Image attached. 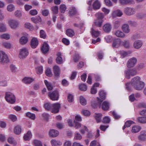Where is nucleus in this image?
I'll use <instances>...</instances> for the list:
<instances>
[{
  "mask_svg": "<svg viewBox=\"0 0 146 146\" xmlns=\"http://www.w3.org/2000/svg\"><path fill=\"white\" fill-rule=\"evenodd\" d=\"M34 143L36 146H42L41 142L37 140H35L34 141Z\"/></svg>",
  "mask_w": 146,
  "mask_h": 146,
  "instance_id": "58",
  "label": "nucleus"
},
{
  "mask_svg": "<svg viewBox=\"0 0 146 146\" xmlns=\"http://www.w3.org/2000/svg\"><path fill=\"white\" fill-rule=\"evenodd\" d=\"M49 134L50 136L52 137H54L58 135L59 132L56 130L53 129L50 130L49 131Z\"/></svg>",
  "mask_w": 146,
  "mask_h": 146,
  "instance_id": "21",
  "label": "nucleus"
},
{
  "mask_svg": "<svg viewBox=\"0 0 146 146\" xmlns=\"http://www.w3.org/2000/svg\"><path fill=\"white\" fill-rule=\"evenodd\" d=\"M6 30L5 25L3 23L0 24V31L1 32H5Z\"/></svg>",
  "mask_w": 146,
  "mask_h": 146,
  "instance_id": "54",
  "label": "nucleus"
},
{
  "mask_svg": "<svg viewBox=\"0 0 146 146\" xmlns=\"http://www.w3.org/2000/svg\"><path fill=\"white\" fill-rule=\"evenodd\" d=\"M135 123V122L131 120H129L126 121L125 123V124L123 127L122 129L123 130H124L126 127H129L131 125Z\"/></svg>",
  "mask_w": 146,
  "mask_h": 146,
  "instance_id": "24",
  "label": "nucleus"
},
{
  "mask_svg": "<svg viewBox=\"0 0 146 146\" xmlns=\"http://www.w3.org/2000/svg\"><path fill=\"white\" fill-rule=\"evenodd\" d=\"M69 10V14L71 15H74L76 14L77 11L76 8L73 7H70Z\"/></svg>",
  "mask_w": 146,
  "mask_h": 146,
  "instance_id": "35",
  "label": "nucleus"
},
{
  "mask_svg": "<svg viewBox=\"0 0 146 146\" xmlns=\"http://www.w3.org/2000/svg\"><path fill=\"white\" fill-rule=\"evenodd\" d=\"M124 12L126 15H130L135 13L134 10L133 9L130 7H127L125 9Z\"/></svg>",
  "mask_w": 146,
  "mask_h": 146,
  "instance_id": "14",
  "label": "nucleus"
},
{
  "mask_svg": "<svg viewBox=\"0 0 146 146\" xmlns=\"http://www.w3.org/2000/svg\"><path fill=\"white\" fill-rule=\"evenodd\" d=\"M37 73L40 74L42 73L43 72V67L42 66L38 67L37 68Z\"/></svg>",
  "mask_w": 146,
  "mask_h": 146,
  "instance_id": "56",
  "label": "nucleus"
},
{
  "mask_svg": "<svg viewBox=\"0 0 146 146\" xmlns=\"http://www.w3.org/2000/svg\"><path fill=\"white\" fill-rule=\"evenodd\" d=\"M34 81V79L30 77H26L24 78L22 81L26 84H29Z\"/></svg>",
  "mask_w": 146,
  "mask_h": 146,
  "instance_id": "23",
  "label": "nucleus"
},
{
  "mask_svg": "<svg viewBox=\"0 0 146 146\" xmlns=\"http://www.w3.org/2000/svg\"><path fill=\"white\" fill-rule=\"evenodd\" d=\"M130 82L133 87L137 90V77L133 78Z\"/></svg>",
  "mask_w": 146,
  "mask_h": 146,
  "instance_id": "19",
  "label": "nucleus"
},
{
  "mask_svg": "<svg viewBox=\"0 0 146 146\" xmlns=\"http://www.w3.org/2000/svg\"><path fill=\"white\" fill-rule=\"evenodd\" d=\"M25 116L32 120H34L36 118L35 115V114L31 113L29 112H28L26 113Z\"/></svg>",
  "mask_w": 146,
  "mask_h": 146,
  "instance_id": "29",
  "label": "nucleus"
},
{
  "mask_svg": "<svg viewBox=\"0 0 146 146\" xmlns=\"http://www.w3.org/2000/svg\"><path fill=\"white\" fill-rule=\"evenodd\" d=\"M121 43V40L119 38L114 39L113 42L112 46L113 48H117L119 46Z\"/></svg>",
  "mask_w": 146,
  "mask_h": 146,
  "instance_id": "16",
  "label": "nucleus"
},
{
  "mask_svg": "<svg viewBox=\"0 0 146 146\" xmlns=\"http://www.w3.org/2000/svg\"><path fill=\"white\" fill-rule=\"evenodd\" d=\"M25 27L30 30H33L34 29L33 26L30 23H27L25 24Z\"/></svg>",
  "mask_w": 146,
  "mask_h": 146,
  "instance_id": "44",
  "label": "nucleus"
},
{
  "mask_svg": "<svg viewBox=\"0 0 146 146\" xmlns=\"http://www.w3.org/2000/svg\"><path fill=\"white\" fill-rule=\"evenodd\" d=\"M80 102L82 105H85L86 104V100L82 96H81L80 98Z\"/></svg>",
  "mask_w": 146,
  "mask_h": 146,
  "instance_id": "50",
  "label": "nucleus"
},
{
  "mask_svg": "<svg viewBox=\"0 0 146 146\" xmlns=\"http://www.w3.org/2000/svg\"><path fill=\"white\" fill-rule=\"evenodd\" d=\"M21 129L20 126L17 125L16 126L14 129V132L16 134H19L21 132Z\"/></svg>",
  "mask_w": 146,
  "mask_h": 146,
  "instance_id": "31",
  "label": "nucleus"
},
{
  "mask_svg": "<svg viewBox=\"0 0 146 146\" xmlns=\"http://www.w3.org/2000/svg\"><path fill=\"white\" fill-rule=\"evenodd\" d=\"M137 62L136 59L135 58H132L129 59L127 63V66L128 68L133 67Z\"/></svg>",
  "mask_w": 146,
  "mask_h": 146,
  "instance_id": "8",
  "label": "nucleus"
},
{
  "mask_svg": "<svg viewBox=\"0 0 146 146\" xmlns=\"http://www.w3.org/2000/svg\"><path fill=\"white\" fill-rule=\"evenodd\" d=\"M53 69L55 76L56 78H58L60 74V68L58 66L55 65L53 67Z\"/></svg>",
  "mask_w": 146,
  "mask_h": 146,
  "instance_id": "10",
  "label": "nucleus"
},
{
  "mask_svg": "<svg viewBox=\"0 0 146 146\" xmlns=\"http://www.w3.org/2000/svg\"><path fill=\"white\" fill-rule=\"evenodd\" d=\"M119 2L122 5H125L128 4H131L134 3V2L133 0H119Z\"/></svg>",
  "mask_w": 146,
  "mask_h": 146,
  "instance_id": "17",
  "label": "nucleus"
},
{
  "mask_svg": "<svg viewBox=\"0 0 146 146\" xmlns=\"http://www.w3.org/2000/svg\"><path fill=\"white\" fill-rule=\"evenodd\" d=\"M66 35L70 37H72L74 35V33L73 30L71 29H68L66 31Z\"/></svg>",
  "mask_w": 146,
  "mask_h": 146,
  "instance_id": "30",
  "label": "nucleus"
},
{
  "mask_svg": "<svg viewBox=\"0 0 146 146\" xmlns=\"http://www.w3.org/2000/svg\"><path fill=\"white\" fill-rule=\"evenodd\" d=\"M73 60L75 62H77L80 58V56L78 53H75L73 56Z\"/></svg>",
  "mask_w": 146,
  "mask_h": 146,
  "instance_id": "38",
  "label": "nucleus"
},
{
  "mask_svg": "<svg viewBox=\"0 0 146 146\" xmlns=\"http://www.w3.org/2000/svg\"><path fill=\"white\" fill-rule=\"evenodd\" d=\"M75 135L74 138L76 140H80L82 138V136L80 133H76Z\"/></svg>",
  "mask_w": 146,
  "mask_h": 146,
  "instance_id": "63",
  "label": "nucleus"
},
{
  "mask_svg": "<svg viewBox=\"0 0 146 146\" xmlns=\"http://www.w3.org/2000/svg\"><path fill=\"white\" fill-rule=\"evenodd\" d=\"M9 62L7 55L3 52L0 51V63L4 64Z\"/></svg>",
  "mask_w": 146,
  "mask_h": 146,
  "instance_id": "3",
  "label": "nucleus"
},
{
  "mask_svg": "<svg viewBox=\"0 0 146 146\" xmlns=\"http://www.w3.org/2000/svg\"><path fill=\"white\" fill-rule=\"evenodd\" d=\"M29 54V52L27 49L25 48L21 49L19 54V57L21 59L26 58Z\"/></svg>",
  "mask_w": 146,
  "mask_h": 146,
  "instance_id": "6",
  "label": "nucleus"
},
{
  "mask_svg": "<svg viewBox=\"0 0 146 146\" xmlns=\"http://www.w3.org/2000/svg\"><path fill=\"white\" fill-rule=\"evenodd\" d=\"M106 5L108 7L112 6V4L110 0H104Z\"/></svg>",
  "mask_w": 146,
  "mask_h": 146,
  "instance_id": "61",
  "label": "nucleus"
},
{
  "mask_svg": "<svg viewBox=\"0 0 146 146\" xmlns=\"http://www.w3.org/2000/svg\"><path fill=\"white\" fill-rule=\"evenodd\" d=\"M40 37L43 39H45L46 37V34L44 31L43 30H41L40 32Z\"/></svg>",
  "mask_w": 146,
  "mask_h": 146,
  "instance_id": "45",
  "label": "nucleus"
},
{
  "mask_svg": "<svg viewBox=\"0 0 146 146\" xmlns=\"http://www.w3.org/2000/svg\"><path fill=\"white\" fill-rule=\"evenodd\" d=\"M137 72L136 69L129 70L125 72V77L128 79L130 78V76H133L136 75Z\"/></svg>",
  "mask_w": 146,
  "mask_h": 146,
  "instance_id": "4",
  "label": "nucleus"
},
{
  "mask_svg": "<svg viewBox=\"0 0 146 146\" xmlns=\"http://www.w3.org/2000/svg\"><path fill=\"white\" fill-rule=\"evenodd\" d=\"M146 137V131H143L141 132L140 135L139 136V139L141 140H144Z\"/></svg>",
  "mask_w": 146,
  "mask_h": 146,
  "instance_id": "28",
  "label": "nucleus"
},
{
  "mask_svg": "<svg viewBox=\"0 0 146 146\" xmlns=\"http://www.w3.org/2000/svg\"><path fill=\"white\" fill-rule=\"evenodd\" d=\"M96 115L95 117V119L97 123H99L101 122L102 120V115L100 113H96Z\"/></svg>",
  "mask_w": 146,
  "mask_h": 146,
  "instance_id": "33",
  "label": "nucleus"
},
{
  "mask_svg": "<svg viewBox=\"0 0 146 146\" xmlns=\"http://www.w3.org/2000/svg\"><path fill=\"white\" fill-rule=\"evenodd\" d=\"M102 110L104 111L108 110L109 108V104L106 101L104 102L102 105Z\"/></svg>",
  "mask_w": 146,
  "mask_h": 146,
  "instance_id": "22",
  "label": "nucleus"
},
{
  "mask_svg": "<svg viewBox=\"0 0 146 146\" xmlns=\"http://www.w3.org/2000/svg\"><path fill=\"white\" fill-rule=\"evenodd\" d=\"M87 86L85 84H81L79 86L80 89L83 91H86L87 90Z\"/></svg>",
  "mask_w": 146,
  "mask_h": 146,
  "instance_id": "48",
  "label": "nucleus"
},
{
  "mask_svg": "<svg viewBox=\"0 0 146 146\" xmlns=\"http://www.w3.org/2000/svg\"><path fill=\"white\" fill-rule=\"evenodd\" d=\"M9 118L13 122L16 121L17 119L16 116L13 115H10L9 116Z\"/></svg>",
  "mask_w": 146,
  "mask_h": 146,
  "instance_id": "64",
  "label": "nucleus"
},
{
  "mask_svg": "<svg viewBox=\"0 0 146 146\" xmlns=\"http://www.w3.org/2000/svg\"><path fill=\"white\" fill-rule=\"evenodd\" d=\"M62 42L64 44L66 45H68L70 44V41L69 40L65 38H62Z\"/></svg>",
  "mask_w": 146,
  "mask_h": 146,
  "instance_id": "62",
  "label": "nucleus"
},
{
  "mask_svg": "<svg viewBox=\"0 0 146 146\" xmlns=\"http://www.w3.org/2000/svg\"><path fill=\"white\" fill-rule=\"evenodd\" d=\"M31 20L35 23H38L39 22H40L41 21V19L40 17L38 18L32 17L31 18Z\"/></svg>",
  "mask_w": 146,
  "mask_h": 146,
  "instance_id": "47",
  "label": "nucleus"
},
{
  "mask_svg": "<svg viewBox=\"0 0 146 146\" xmlns=\"http://www.w3.org/2000/svg\"><path fill=\"white\" fill-rule=\"evenodd\" d=\"M99 94L100 98L104 100L106 98V93L103 90H101L99 92Z\"/></svg>",
  "mask_w": 146,
  "mask_h": 146,
  "instance_id": "39",
  "label": "nucleus"
},
{
  "mask_svg": "<svg viewBox=\"0 0 146 146\" xmlns=\"http://www.w3.org/2000/svg\"><path fill=\"white\" fill-rule=\"evenodd\" d=\"M52 104L50 103H46L44 105V107L45 109L47 110H51Z\"/></svg>",
  "mask_w": 146,
  "mask_h": 146,
  "instance_id": "36",
  "label": "nucleus"
},
{
  "mask_svg": "<svg viewBox=\"0 0 146 146\" xmlns=\"http://www.w3.org/2000/svg\"><path fill=\"white\" fill-rule=\"evenodd\" d=\"M48 96L50 99L53 101L57 100L59 98V94L57 91L49 92Z\"/></svg>",
  "mask_w": 146,
  "mask_h": 146,
  "instance_id": "5",
  "label": "nucleus"
},
{
  "mask_svg": "<svg viewBox=\"0 0 146 146\" xmlns=\"http://www.w3.org/2000/svg\"><path fill=\"white\" fill-rule=\"evenodd\" d=\"M97 19L94 22V24L98 27H101L103 22V19L104 16L103 13H98L95 15Z\"/></svg>",
  "mask_w": 146,
  "mask_h": 146,
  "instance_id": "1",
  "label": "nucleus"
},
{
  "mask_svg": "<svg viewBox=\"0 0 146 146\" xmlns=\"http://www.w3.org/2000/svg\"><path fill=\"white\" fill-rule=\"evenodd\" d=\"M140 79V77H137V90H142L145 86L144 83Z\"/></svg>",
  "mask_w": 146,
  "mask_h": 146,
  "instance_id": "11",
  "label": "nucleus"
},
{
  "mask_svg": "<svg viewBox=\"0 0 146 146\" xmlns=\"http://www.w3.org/2000/svg\"><path fill=\"white\" fill-rule=\"evenodd\" d=\"M8 142L11 144H13L14 145L16 144L15 142H14L13 138L12 137H9L7 139Z\"/></svg>",
  "mask_w": 146,
  "mask_h": 146,
  "instance_id": "57",
  "label": "nucleus"
},
{
  "mask_svg": "<svg viewBox=\"0 0 146 146\" xmlns=\"http://www.w3.org/2000/svg\"><path fill=\"white\" fill-rule=\"evenodd\" d=\"M9 23L11 28L16 29L18 26L19 23L17 21L14 20H10L9 21Z\"/></svg>",
  "mask_w": 146,
  "mask_h": 146,
  "instance_id": "9",
  "label": "nucleus"
},
{
  "mask_svg": "<svg viewBox=\"0 0 146 146\" xmlns=\"http://www.w3.org/2000/svg\"><path fill=\"white\" fill-rule=\"evenodd\" d=\"M111 28V24L109 23H107L104 25L103 27V29L105 32L109 33L110 31Z\"/></svg>",
  "mask_w": 146,
  "mask_h": 146,
  "instance_id": "20",
  "label": "nucleus"
},
{
  "mask_svg": "<svg viewBox=\"0 0 146 146\" xmlns=\"http://www.w3.org/2000/svg\"><path fill=\"white\" fill-rule=\"evenodd\" d=\"M45 74L47 76L50 77L52 75L51 70L49 68H47L45 71Z\"/></svg>",
  "mask_w": 146,
  "mask_h": 146,
  "instance_id": "53",
  "label": "nucleus"
},
{
  "mask_svg": "<svg viewBox=\"0 0 146 146\" xmlns=\"http://www.w3.org/2000/svg\"><path fill=\"white\" fill-rule=\"evenodd\" d=\"M130 84H130V82L127 83L125 84L126 86L125 89L129 91H131L132 90V89L130 86Z\"/></svg>",
  "mask_w": 146,
  "mask_h": 146,
  "instance_id": "51",
  "label": "nucleus"
},
{
  "mask_svg": "<svg viewBox=\"0 0 146 146\" xmlns=\"http://www.w3.org/2000/svg\"><path fill=\"white\" fill-rule=\"evenodd\" d=\"M110 121V119L108 116H105L103 118L102 122L105 123H109Z\"/></svg>",
  "mask_w": 146,
  "mask_h": 146,
  "instance_id": "52",
  "label": "nucleus"
},
{
  "mask_svg": "<svg viewBox=\"0 0 146 146\" xmlns=\"http://www.w3.org/2000/svg\"><path fill=\"white\" fill-rule=\"evenodd\" d=\"M92 37L94 38L98 37L100 35L99 32L95 31L93 29H92Z\"/></svg>",
  "mask_w": 146,
  "mask_h": 146,
  "instance_id": "37",
  "label": "nucleus"
},
{
  "mask_svg": "<svg viewBox=\"0 0 146 146\" xmlns=\"http://www.w3.org/2000/svg\"><path fill=\"white\" fill-rule=\"evenodd\" d=\"M66 9V7L65 4H61L60 5L59 9L61 13H64Z\"/></svg>",
  "mask_w": 146,
  "mask_h": 146,
  "instance_id": "43",
  "label": "nucleus"
},
{
  "mask_svg": "<svg viewBox=\"0 0 146 146\" xmlns=\"http://www.w3.org/2000/svg\"><path fill=\"white\" fill-rule=\"evenodd\" d=\"M139 121L142 123H146V117H140L138 119Z\"/></svg>",
  "mask_w": 146,
  "mask_h": 146,
  "instance_id": "55",
  "label": "nucleus"
},
{
  "mask_svg": "<svg viewBox=\"0 0 146 146\" xmlns=\"http://www.w3.org/2000/svg\"><path fill=\"white\" fill-rule=\"evenodd\" d=\"M58 7L57 6L52 7L51 8L52 11L54 14H57L58 12Z\"/></svg>",
  "mask_w": 146,
  "mask_h": 146,
  "instance_id": "46",
  "label": "nucleus"
},
{
  "mask_svg": "<svg viewBox=\"0 0 146 146\" xmlns=\"http://www.w3.org/2000/svg\"><path fill=\"white\" fill-rule=\"evenodd\" d=\"M123 13L120 10L117 9L113 12L112 16L113 18H114L117 17H121L123 15Z\"/></svg>",
  "mask_w": 146,
  "mask_h": 146,
  "instance_id": "15",
  "label": "nucleus"
},
{
  "mask_svg": "<svg viewBox=\"0 0 146 146\" xmlns=\"http://www.w3.org/2000/svg\"><path fill=\"white\" fill-rule=\"evenodd\" d=\"M38 44V40L36 38H33L31 40V47L35 48H36Z\"/></svg>",
  "mask_w": 146,
  "mask_h": 146,
  "instance_id": "12",
  "label": "nucleus"
},
{
  "mask_svg": "<svg viewBox=\"0 0 146 146\" xmlns=\"http://www.w3.org/2000/svg\"><path fill=\"white\" fill-rule=\"evenodd\" d=\"M28 41V38L27 37L23 36L20 39V42L22 44H24L27 42Z\"/></svg>",
  "mask_w": 146,
  "mask_h": 146,
  "instance_id": "34",
  "label": "nucleus"
},
{
  "mask_svg": "<svg viewBox=\"0 0 146 146\" xmlns=\"http://www.w3.org/2000/svg\"><path fill=\"white\" fill-rule=\"evenodd\" d=\"M57 57L56 59V62L58 64H61L63 62V60L61 57V54L60 52H58L57 54Z\"/></svg>",
  "mask_w": 146,
  "mask_h": 146,
  "instance_id": "18",
  "label": "nucleus"
},
{
  "mask_svg": "<svg viewBox=\"0 0 146 146\" xmlns=\"http://www.w3.org/2000/svg\"><path fill=\"white\" fill-rule=\"evenodd\" d=\"M49 46L48 44L46 42H44L41 48V50L42 52L44 54L47 53L49 50Z\"/></svg>",
  "mask_w": 146,
  "mask_h": 146,
  "instance_id": "13",
  "label": "nucleus"
},
{
  "mask_svg": "<svg viewBox=\"0 0 146 146\" xmlns=\"http://www.w3.org/2000/svg\"><path fill=\"white\" fill-rule=\"evenodd\" d=\"M123 31L125 33H128L130 32L129 26L127 24H124L122 27Z\"/></svg>",
  "mask_w": 146,
  "mask_h": 146,
  "instance_id": "26",
  "label": "nucleus"
},
{
  "mask_svg": "<svg viewBox=\"0 0 146 146\" xmlns=\"http://www.w3.org/2000/svg\"><path fill=\"white\" fill-rule=\"evenodd\" d=\"M1 38L2 39L8 40L10 38L9 35L7 34H4L0 36Z\"/></svg>",
  "mask_w": 146,
  "mask_h": 146,
  "instance_id": "60",
  "label": "nucleus"
},
{
  "mask_svg": "<svg viewBox=\"0 0 146 146\" xmlns=\"http://www.w3.org/2000/svg\"><path fill=\"white\" fill-rule=\"evenodd\" d=\"M15 9V7L14 5L12 4H10L7 7V10L9 11H12Z\"/></svg>",
  "mask_w": 146,
  "mask_h": 146,
  "instance_id": "49",
  "label": "nucleus"
},
{
  "mask_svg": "<svg viewBox=\"0 0 146 146\" xmlns=\"http://www.w3.org/2000/svg\"><path fill=\"white\" fill-rule=\"evenodd\" d=\"M51 143L52 146H57L62 145V143L60 141L54 139L51 140Z\"/></svg>",
  "mask_w": 146,
  "mask_h": 146,
  "instance_id": "32",
  "label": "nucleus"
},
{
  "mask_svg": "<svg viewBox=\"0 0 146 146\" xmlns=\"http://www.w3.org/2000/svg\"><path fill=\"white\" fill-rule=\"evenodd\" d=\"M100 6V3L98 0H96L93 4V8L95 10L99 9Z\"/></svg>",
  "mask_w": 146,
  "mask_h": 146,
  "instance_id": "25",
  "label": "nucleus"
},
{
  "mask_svg": "<svg viewBox=\"0 0 146 146\" xmlns=\"http://www.w3.org/2000/svg\"><path fill=\"white\" fill-rule=\"evenodd\" d=\"M3 44L6 48H10L11 47V44L9 42H4L3 43Z\"/></svg>",
  "mask_w": 146,
  "mask_h": 146,
  "instance_id": "59",
  "label": "nucleus"
},
{
  "mask_svg": "<svg viewBox=\"0 0 146 146\" xmlns=\"http://www.w3.org/2000/svg\"><path fill=\"white\" fill-rule=\"evenodd\" d=\"M60 107V104L59 103H54L52 104L51 112L53 113H57L58 112Z\"/></svg>",
  "mask_w": 146,
  "mask_h": 146,
  "instance_id": "7",
  "label": "nucleus"
},
{
  "mask_svg": "<svg viewBox=\"0 0 146 146\" xmlns=\"http://www.w3.org/2000/svg\"><path fill=\"white\" fill-rule=\"evenodd\" d=\"M115 35L117 37L123 38L125 36V35L121 31L118 30L115 33Z\"/></svg>",
  "mask_w": 146,
  "mask_h": 146,
  "instance_id": "40",
  "label": "nucleus"
},
{
  "mask_svg": "<svg viewBox=\"0 0 146 146\" xmlns=\"http://www.w3.org/2000/svg\"><path fill=\"white\" fill-rule=\"evenodd\" d=\"M6 100L11 104H13L15 101V96L10 92H6L5 97Z\"/></svg>",
  "mask_w": 146,
  "mask_h": 146,
  "instance_id": "2",
  "label": "nucleus"
},
{
  "mask_svg": "<svg viewBox=\"0 0 146 146\" xmlns=\"http://www.w3.org/2000/svg\"><path fill=\"white\" fill-rule=\"evenodd\" d=\"M44 83L48 90H52L53 87L52 85L50 83H49L46 80H44Z\"/></svg>",
  "mask_w": 146,
  "mask_h": 146,
  "instance_id": "41",
  "label": "nucleus"
},
{
  "mask_svg": "<svg viewBox=\"0 0 146 146\" xmlns=\"http://www.w3.org/2000/svg\"><path fill=\"white\" fill-rule=\"evenodd\" d=\"M97 99L98 100V103H92V107L94 108H95L98 105V104L100 105L101 104V103L102 102V100L101 99H100L99 98H97Z\"/></svg>",
  "mask_w": 146,
  "mask_h": 146,
  "instance_id": "42",
  "label": "nucleus"
},
{
  "mask_svg": "<svg viewBox=\"0 0 146 146\" xmlns=\"http://www.w3.org/2000/svg\"><path fill=\"white\" fill-rule=\"evenodd\" d=\"M32 135L30 131H28L26 134H25L23 137L25 141H29L31 138Z\"/></svg>",
  "mask_w": 146,
  "mask_h": 146,
  "instance_id": "27",
  "label": "nucleus"
}]
</instances>
